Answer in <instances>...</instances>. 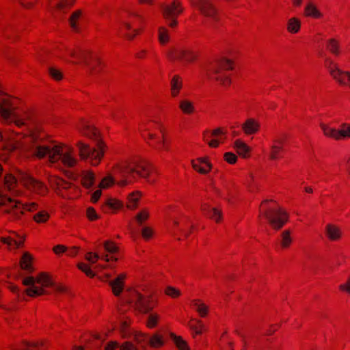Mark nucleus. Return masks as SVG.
<instances>
[{"label":"nucleus","instance_id":"nucleus-1","mask_svg":"<svg viewBox=\"0 0 350 350\" xmlns=\"http://www.w3.org/2000/svg\"><path fill=\"white\" fill-rule=\"evenodd\" d=\"M23 152L27 158L41 160L47 157L50 163L60 162L68 168L75 167L79 163L74 148L64 142H53L51 145L32 142L24 147Z\"/></svg>","mask_w":350,"mask_h":350},{"label":"nucleus","instance_id":"nucleus-2","mask_svg":"<svg viewBox=\"0 0 350 350\" xmlns=\"http://www.w3.org/2000/svg\"><path fill=\"white\" fill-rule=\"evenodd\" d=\"M120 304H130L135 312L148 314L158 306L159 301L153 293L144 295L133 288L126 291Z\"/></svg>","mask_w":350,"mask_h":350},{"label":"nucleus","instance_id":"nucleus-3","mask_svg":"<svg viewBox=\"0 0 350 350\" xmlns=\"http://www.w3.org/2000/svg\"><path fill=\"white\" fill-rule=\"evenodd\" d=\"M124 15L125 18L121 22L122 29L124 31V38L133 41L144 33L147 20L136 10H126Z\"/></svg>","mask_w":350,"mask_h":350},{"label":"nucleus","instance_id":"nucleus-4","mask_svg":"<svg viewBox=\"0 0 350 350\" xmlns=\"http://www.w3.org/2000/svg\"><path fill=\"white\" fill-rule=\"evenodd\" d=\"M75 146L78 150L79 159L81 161H88L92 167H98L109 150L107 143L103 139L97 140L93 147L82 140L78 141Z\"/></svg>","mask_w":350,"mask_h":350},{"label":"nucleus","instance_id":"nucleus-5","mask_svg":"<svg viewBox=\"0 0 350 350\" xmlns=\"http://www.w3.org/2000/svg\"><path fill=\"white\" fill-rule=\"evenodd\" d=\"M234 62L229 58L222 57L213 62L206 70L209 79L223 87H229L232 83L230 72L234 69Z\"/></svg>","mask_w":350,"mask_h":350},{"label":"nucleus","instance_id":"nucleus-6","mask_svg":"<svg viewBox=\"0 0 350 350\" xmlns=\"http://www.w3.org/2000/svg\"><path fill=\"white\" fill-rule=\"evenodd\" d=\"M23 284L28 287L25 294L30 297H37L47 293L46 288L53 285L52 277L47 273L42 272L36 277L29 276L23 280Z\"/></svg>","mask_w":350,"mask_h":350},{"label":"nucleus","instance_id":"nucleus-7","mask_svg":"<svg viewBox=\"0 0 350 350\" xmlns=\"http://www.w3.org/2000/svg\"><path fill=\"white\" fill-rule=\"evenodd\" d=\"M131 176L144 179L148 183L154 184L158 178L157 170L149 162L141 159H132Z\"/></svg>","mask_w":350,"mask_h":350},{"label":"nucleus","instance_id":"nucleus-8","mask_svg":"<svg viewBox=\"0 0 350 350\" xmlns=\"http://www.w3.org/2000/svg\"><path fill=\"white\" fill-rule=\"evenodd\" d=\"M166 57L171 62L193 64L198 60L199 54L190 48L174 46L167 50Z\"/></svg>","mask_w":350,"mask_h":350},{"label":"nucleus","instance_id":"nucleus-9","mask_svg":"<svg viewBox=\"0 0 350 350\" xmlns=\"http://www.w3.org/2000/svg\"><path fill=\"white\" fill-rule=\"evenodd\" d=\"M265 215L271 228L274 230H281L289 221L288 213L282 207H270Z\"/></svg>","mask_w":350,"mask_h":350},{"label":"nucleus","instance_id":"nucleus-10","mask_svg":"<svg viewBox=\"0 0 350 350\" xmlns=\"http://www.w3.org/2000/svg\"><path fill=\"white\" fill-rule=\"evenodd\" d=\"M325 66L336 83L340 86L350 88V72L340 69L337 63L329 58L325 59Z\"/></svg>","mask_w":350,"mask_h":350},{"label":"nucleus","instance_id":"nucleus-11","mask_svg":"<svg viewBox=\"0 0 350 350\" xmlns=\"http://www.w3.org/2000/svg\"><path fill=\"white\" fill-rule=\"evenodd\" d=\"M192 7L197 9L199 13L214 21L220 19L219 12L211 0H189Z\"/></svg>","mask_w":350,"mask_h":350},{"label":"nucleus","instance_id":"nucleus-12","mask_svg":"<svg viewBox=\"0 0 350 350\" xmlns=\"http://www.w3.org/2000/svg\"><path fill=\"white\" fill-rule=\"evenodd\" d=\"M76 129L81 135L89 139L96 141L102 139L100 137V131L85 118H82L78 120Z\"/></svg>","mask_w":350,"mask_h":350},{"label":"nucleus","instance_id":"nucleus-13","mask_svg":"<svg viewBox=\"0 0 350 350\" xmlns=\"http://www.w3.org/2000/svg\"><path fill=\"white\" fill-rule=\"evenodd\" d=\"M83 65L91 76H96L101 74L105 68V64L103 59L97 54L92 51L88 54Z\"/></svg>","mask_w":350,"mask_h":350},{"label":"nucleus","instance_id":"nucleus-14","mask_svg":"<svg viewBox=\"0 0 350 350\" xmlns=\"http://www.w3.org/2000/svg\"><path fill=\"white\" fill-rule=\"evenodd\" d=\"M286 139L284 137L275 138L269 146L267 159L270 162H276L284 158L285 153Z\"/></svg>","mask_w":350,"mask_h":350},{"label":"nucleus","instance_id":"nucleus-15","mask_svg":"<svg viewBox=\"0 0 350 350\" xmlns=\"http://www.w3.org/2000/svg\"><path fill=\"white\" fill-rule=\"evenodd\" d=\"M39 204L36 202H27L22 204L19 201H15L10 208L5 209L3 212L5 214H13L14 219H18L23 215L25 211L33 212L38 209Z\"/></svg>","mask_w":350,"mask_h":350},{"label":"nucleus","instance_id":"nucleus-16","mask_svg":"<svg viewBox=\"0 0 350 350\" xmlns=\"http://www.w3.org/2000/svg\"><path fill=\"white\" fill-rule=\"evenodd\" d=\"M192 170L202 176L209 174L213 168L210 157L205 155L191 160Z\"/></svg>","mask_w":350,"mask_h":350},{"label":"nucleus","instance_id":"nucleus-17","mask_svg":"<svg viewBox=\"0 0 350 350\" xmlns=\"http://www.w3.org/2000/svg\"><path fill=\"white\" fill-rule=\"evenodd\" d=\"M20 182L28 189L40 195L47 193V188L44 184L26 173H21L19 177Z\"/></svg>","mask_w":350,"mask_h":350},{"label":"nucleus","instance_id":"nucleus-18","mask_svg":"<svg viewBox=\"0 0 350 350\" xmlns=\"http://www.w3.org/2000/svg\"><path fill=\"white\" fill-rule=\"evenodd\" d=\"M226 334L221 336V340L226 342L224 350H247V342L245 336L239 333H234L229 340H226Z\"/></svg>","mask_w":350,"mask_h":350},{"label":"nucleus","instance_id":"nucleus-19","mask_svg":"<svg viewBox=\"0 0 350 350\" xmlns=\"http://www.w3.org/2000/svg\"><path fill=\"white\" fill-rule=\"evenodd\" d=\"M184 11L180 0H173L168 4L162 5V15L165 19L170 18V17H178Z\"/></svg>","mask_w":350,"mask_h":350},{"label":"nucleus","instance_id":"nucleus-20","mask_svg":"<svg viewBox=\"0 0 350 350\" xmlns=\"http://www.w3.org/2000/svg\"><path fill=\"white\" fill-rule=\"evenodd\" d=\"M324 235L329 242H339L343 237L342 228L336 224L328 223L324 227Z\"/></svg>","mask_w":350,"mask_h":350},{"label":"nucleus","instance_id":"nucleus-21","mask_svg":"<svg viewBox=\"0 0 350 350\" xmlns=\"http://www.w3.org/2000/svg\"><path fill=\"white\" fill-rule=\"evenodd\" d=\"M14 100V98L6 96L0 98V115L3 119H9L14 112L16 109Z\"/></svg>","mask_w":350,"mask_h":350},{"label":"nucleus","instance_id":"nucleus-22","mask_svg":"<svg viewBox=\"0 0 350 350\" xmlns=\"http://www.w3.org/2000/svg\"><path fill=\"white\" fill-rule=\"evenodd\" d=\"M232 148L237 156L243 159H248L252 157V148L241 139L234 141Z\"/></svg>","mask_w":350,"mask_h":350},{"label":"nucleus","instance_id":"nucleus-23","mask_svg":"<svg viewBox=\"0 0 350 350\" xmlns=\"http://www.w3.org/2000/svg\"><path fill=\"white\" fill-rule=\"evenodd\" d=\"M241 131L247 135L250 136L258 133L260 130V123L258 120L254 118H247L241 126Z\"/></svg>","mask_w":350,"mask_h":350},{"label":"nucleus","instance_id":"nucleus-24","mask_svg":"<svg viewBox=\"0 0 350 350\" xmlns=\"http://www.w3.org/2000/svg\"><path fill=\"white\" fill-rule=\"evenodd\" d=\"M172 225L174 228L181 231L186 237L192 232L193 225L187 217L181 216L174 218Z\"/></svg>","mask_w":350,"mask_h":350},{"label":"nucleus","instance_id":"nucleus-25","mask_svg":"<svg viewBox=\"0 0 350 350\" xmlns=\"http://www.w3.org/2000/svg\"><path fill=\"white\" fill-rule=\"evenodd\" d=\"M126 277L127 275L125 273H122L118 275L116 278L109 282V285L115 297H120L125 287V280Z\"/></svg>","mask_w":350,"mask_h":350},{"label":"nucleus","instance_id":"nucleus-26","mask_svg":"<svg viewBox=\"0 0 350 350\" xmlns=\"http://www.w3.org/2000/svg\"><path fill=\"white\" fill-rule=\"evenodd\" d=\"M293 232L291 229H285L282 230L278 237V245L281 250H289L294 242Z\"/></svg>","mask_w":350,"mask_h":350},{"label":"nucleus","instance_id":"nucleus-27","mask_svg":"<svg viewBox=\"0 0 350 350\" xmlns=\"http://www.w3.org/2000/svg\"><path fill=\"white\" fill-rule=\"evenodd\" d=\"M203 214L215 222L219 224L222 221V211L219 208L211 206L209 204H204L201 206Z\"/></svg>","mask_w":350,"mask_h":350},{"label":"nucleus","instance_id":"nucleus-28","mask_svg":"<svg viewBox=\"0 0 350 350\" xmlns=\"http://www.w3.org/2000/svg\"><path fill=\"white\" fill-rule=\"evenodd\" d=\"M132 159L118 161L111 167V172L114 174L129 175L131 174Z\"/></svg>","mask_w":350,"mask_h":350},{"label":"nucleus","instance_id":"nucleus-29","mask_svg":"<svg viewBox=\"0 0 350 350\" xmlns=\"http://www.w3.org/2000/svg\"><path fill=\"white\" fill-rule=\"evenodd\" d=\"M190 306L201 318H206L209 314L210 306L200 299H192Z\"/></svg>","mask_w":350,"mask_h":350},{"label":"nucleus","instance_id":"nucleus-30","mask_svg":"<svg viewBox=\"0 0 350 350\" xmlns=\"http://www.w3.org/2000/svg\"><path fill=\"white\" fill-rule=\"evenodd\" d=\"M85 11L82 9L75 10L68 18V23L72 31L79 32L81 29L80 23L83 19Z\"/></svg>","mask_w":350,"mask_h":350},{"label":"nucleus","instance_id":"nucleus-31","mask_svg":"<svg viewBox=\"0 0 350 350\" xmlns=\"http://www.w3.org/2000/svg\"><path fill=\"white\" fill-rule=\"evenodd\" d=\"M166 344L164 336L159 332L153 333L148 338V345L150 349L159 350Z\"/></svg>","mask_w":350,"mask_h":350},{"label":"nucleus","instance_id":"nucleus-32","mask_svg":"<svg viewBox=\"0 0 350 350\" xmlns=\"http://www.w3.org/2000/svg\"><path fill=\"white\" fill-rule=\"evenodd\" d=\"M170 86L171 97H178L183 87V78L178 75H174L170 80Z\"/></svg>","mask_w":350,"mask_h":350},{"label":"nucleus","instance_id":"nucleus-33","mask_svg":"<svg viewBox=\"0 0 350 350\" xmlns=\"http://www.w3.org/2000/svg\"><path fill=\"white\" fill-rule=\"evenodd\" d=\"M90 51L73 49L68 51L71 62L74 64H83Z\"/></svg>","mask_w":350,"mask_h":350},{"label":"nucleus","instance_id":"nucleus-34","mask_svg":"<svg viewBox=\"0 0 350 350\" xmlns=\"http://www.w3.org/2000/svg\"><path fill=\"white\" fill-rule=\"evenodd\" d=\"M188 327L192 331L193 336L202 335L207 332L204 323L197 318L191 319L188 322Z\"/></svg>","mask_w":350,"mask_h":350},{"label":"nucleus","instance_id":"nucleus-35","mask_svg":"<svg viewBox=\"0 0 350 350\" xmlns=\"http://www.w3.org/2000/svg\"><path fill=\"white\" fill-rule=\"evenodd\" d=\"M96 174L92 170H84L81 172L80 183L85 189L91 188L95 183Z\"/></svg>","mask_w":350,"mask_h":350},{"label":"nucleus","instance_id":"nucleus-36","mask_svg":"<svg viewBox=\"0 0 350 350\" xmlns=\"http://www.w3.org/2000/svg\"><path fill=\"white\" fill-rule=\"evenodd\" d=\"M304 15L306 17L312 18L314 19L321 18L323 17L322 12L312 1H308L306 3L304 10Z\"/></svg>","mask_w":350,"mask_h":350},{"label":"nucleus","instance_id":"nucleus-37","mask_svg":"<svg viewBox=\"0 0 350 350\" xmlns=\"http://www.w3.org/2000/svg\"><path fill=\"white\" fill-rule=\"evenodd\" d=\"M178 107L179 110L184 115L191 116L196 113L194 103L188 98H183L180 100Z\"/></svg>","mask_w":350,"mask_h":350},{"label":"nucleus","instance_id":"nucleus-38","mask_svg":"<svg viewBox=\"0 0 350 350\" xmlns=\"http://www.w3.org/2000/svg\"><path fill=\"white\" fill-rule=\"evenodd\" d=\"M124 206V203L119 199L115 198H108L103 205V208H107L112 213H116Z\"/></svg>","mask_w":350,"mask_h":350},{"label":"nucleus","instance_id":"nucleus-39","mask_svg":"<svg viewBox=\"0 0 350 350\" xmlns=\"http://www.w3.org/2000/svg\"><path fill=\"white\" fill-rule=\"evenodd\" d=\"M301 21L299 18L293 16L288 18L286 21V29L287 32L291 34L298 33L301 30Z\"/></svg>","mask_w":350,"mask_h":350},{"label":"nucleus","instance_id":"nucleus-40","mask_svg":"<svg viewBox=\"0 0 350 350\" xmlns=\"http://www.w3.org/2000/svg\"><path fill=\"white\" fill-rule=\"evenodd\" d=\"M161 316L157 312H150L146 319L145 325L148 329H153L157 328L161 322Z\"/></svg>","mask_w":350,"mask_h":350},{"label":"nucleus","instance_id":"nucleus-41","mask_svg":"<svg viewBox=\"0 0 350 350\" xmlns=\"http://www.w3.org/2000/svg\"><path fill=\"white\" fill-rule=\"evenodd\" d=\"M131 324L132 320L129 318L124 319L120 322L119 330L122 338H129L132 336L135 330L131 329Z\"/></svg>","mask_w":350,"mask_h":350},{"label":"nucleus","instance_id":"nucleus-42","mask_svg":"<svg viewBox=\"0 0 350 350\" xmlns=\"http://www.w3.org/2000/svg\"><path fill=\"white\" fill-rule=\"evenodd\" d=\"M168 336L178 350H190L187 342L181 336H178L173 332H170Z\"/></svg>","mask_w":350,"mask_h":350},{"label":"nucleus","instance_id":"nucleus-43","mask_svg":"<svg viewBox=\"0 0 350 350\" xmlns=\"http://www.w3.org/2000/svg\"><path fill=\"white\" fill-rule=\"evenodd\" d=\"M142 197V193L139 191H135L127 197L126 207L130 210H135L138 207L139 202Z\"/></svg>","mask_w":350,"mask_h":350},{"label":"nucleus","instance_id":"nucleus-44","mask_svg":"<svg viewBox=\"0 0 350 350\" xmlns=\"http://www.w3.org/2000/svg\"><path fill=\"white\" fill-rule=\"evenodd\" d=\"M152 147L160 152H167L171 150L170 142L164 134H162L161 138L155 142L154 144H152Z\"/></svg>","mask_w":350,"mask_h":350},{"label":"nucleus","instance_id":"nucleus-45","mask_svg":"<svg viewBox=\"0 0 350 350\" xmlns=\"http://www.w3.org/2000/svg\"><path fill=\"white\" fill-rule=\"evenodd\" d=\"M320 127L326 137L332 138L336 141L340 140L339 129H336L326 124H321Z\"/></svg>","mask_w":350,"mask_h":350},{"label":"nucleus","instance_id":"nucleus-46","mask_svg":"<svg viewBox=\"0 0 350 350\" xmlns=\"http://www.w3.org/2000/svg\"><path fill=\"white\" fill-rule=\"evenodd\" d=\"M158 41L162 46H165L170 42V33L169 29L164 27L161 26L157 29Z\"/></svg>","mask_w":350,"mask_h":350},{"label":"nucleus","instance_id":"nucleus-47","mask_svg":"<svg viewBox=\"0 0 350 350\" xmlns=\"http://www.w3.org/2000/svg\"><path fill=\"white\" fill-rule=\"evenodd\" d=\"M133 342L141 348V350H146V347L144 345L147 339V334L138 330H135L132 334Z\"/></svg>","mask_w":350,"mask_h":350},{"label":"nucleus","instance_id":"nucleus-48","mask_svg":"<svg viewBox=\"0 0 350 350\" xmlns=\"http://www.w3.org/2000/svg\"><path fill=\"white\" fill-rule=\"evenodd\" d=\"M326 48L329 53L335 56L340 55V41L336 38H330L327 41Z\"/></svg>","mask_w":350,"mask_h":350},{"label":"nucleus","instance_id":"nucleus-49","mask_svg":"<svg viewBox=\"0 0 350 350\" xmlns=\"http://www.w3.org/2000/svg\"><path fill=\"white\" fill-rule=\"evenodd\" d=\"M17 179L12 174H7L3 178V187L7 191H12L17 187Z\"/></svg>","mask_w":350,"mask_h":350},{"label":"nucleus","instance_id":"nucleus-50","mask_svg":"<svg viewBox=\"0 0 350 350\" xmlns=\"http://www.w3.org/2000/svg\"><path fill=\"white\" fill-rule=\"evenodd\" d=\"M50 217V213L47 211L41 210L33 216V220L38 224H44L48 222Z\"/></svg>","mask_w":350,"mask_h":350},{"label":"nucleus","instance_id":"nucleus-51","mask_svg":"<svg viewBox=\"0 0 350 350\" xmlns=\"http://www.w3.org/2000/svg\"><path fill=\"white\" fill-rule=\"evenodd\" d=\"M116 184L114 177L111 174H107L103 177L98 184V188L100 189H107L112 187Z\"/></svg>","mask_w":350,"mask_h":350},{"label":"nucleus","instance_id":"nucleus-52","mask_svg":"<svg viewBox=\"0 0 350 350\" xmlns=\"http://www.w3.org/2000/svg\"><path fill=\"white\" fill-rule=\"evenodd\" d=\"M24 243V240L21 239L19 241L14 240L13 238L10 237H6L3 239V244H5L9 250H16L23 247Z\"/></svg>","mask_w":350,"mask_h":350},{"label":"nucleus","instance_id":"nucleus-53","mask_svg":"<svg viewBox=\"0 0 350 350\" xmlns=\"http://www.w3.org/2000/svg\"><path fill=\"white\" fill-rule=\"evenodd\" d=\"M49 342L45 340H29V350H48Z\"/></svg>","mask_w":350,"mask_h":350},{"label":"nucleus","instance_id":"nucleus-54","mask_svg":"<svg viewBox=\"0 0 350 350\" xmlns=\"http://www.w3.org/2000/svg\"><path fill=\"white\" fill-rule=\"evenodd\" d=\"M32 260V256L27 252H25L20 260L21 269L30 271L31 269Z\"/></svg>","mask_w":350,"mask_h":350},{"label":"nucleus","instance_id":"nucleus-55","mask_svg":"<svg viewBox=\"0 0 350 350\" xmlns=\"http://www.w3.org/2000/svg\"><path fill=\"white\" fill-rule=\"evenodd\" d=\"M33 116V111L30 109H27L21 118L16 119L14 122L18 127L23 126L25 125L29 120H31Z\"/></svg>","mask_w":350,"mask_h":350},{"label":"nucleus","instance_id":"nucleus-56","mask_svg":"<svg viewBox=\"0 0 350 350\" xmlns=\"http://www.w3.org/2000/svg\"><path fill=\"white\" fill-rule=\"evenodd\" d=\"M141 236L145 241H149L154 239L155 230L150 226H145L141 229Z\"/></svg>","mask_w":350,"mask_h":350},{"label":"nucleus","instance_id":"nucleus-57","mask_svg":"<svg viewBox=\"0 0 350 350\" xmlns=\"http://www.w3.org/2000/svg\"><path fill=\"white\" fill-rule=\"evenodd\" d=\"M105 250L113 255L118 256L120 252V247L112 241H106L103 243Z\"/></svg>","mask_w":350,"mask_h":350},{"label":"nucleus","instance_id":"nucleus-58","mask_svg":"<svg viewBox=\"0 0 350 350\" xmlns=\"http://www.w3.org/2000/svg\"><path fill=\"white\" fill-rule=\"evenodd\" d=\"M76 0H60L55 5L57 10L66 12L70 10L75 3Z\"/></svg>","mask_w":350,"mask_h":350},{"label":"nucleus","instance_id":"nucleus-59","mask_svg":"<svg viewBox=\"0 0 350 350\" xmlns=\"http://www.w3.org/2000/svg\"><path fill=\"white\" fill-rule=\"evenodd\" d=\"M150 218V212L148 208H142L139 212H138L135 217V219L136 222L139 225H142L143 223L148 220Z\"/></svg>","mask_w":350,"mask_h":350},{"label":"nucleus","instance_id":"nucleus-60","mask_svg":"<svg viewBox=\"0 0 350 350\" xmlns=\"http://www.w3.org/2000/svg\"><path fill=\"white\" fill-rule=\"evenodd\" d=\"M143 136L144 139L150 146H152V144H154L155 142L159 139L157 133L151 132L148 129L144 131Z\"/></svg>","mask_w":350,"mask_h":350},{"label":"nucleus","instance_id":"nucleus-61","mask_svg":"<svg viewBox=\"0 0 350 350\" xmlns=\"http://www.w3.org/2000/svg\"><path fill=\"white\" fill-rule=\"evenodd\" d=\"M164 293L172 299H177L181 296V291L172 286H167L164 290Z\"/></svg>","mask_w":350,"mask_h":350},{"label":"nucleus","instance_id":"nucleus-62","mask_svg":"<svg viewBox=\"0 0 350 350\" xmlns=\"http://www.w3.org/2000/svg\"><path fill=\"white\" fill-rule=\"evenodd\" d=\"M49 75L51 79L56 81H59L63 79L64 75L62 72L55 67H50L48 70Z\"/></svg>","mask_w":350,"mask_h":350},{"label":"nucleus","instance_id":"nucleus-63","mask_svg":"<svg viewBox=\"0 0 350 350\" xmlns=\"http://www.w3.org/2000/svg\"><path fill=\"white\" fill-rule=\"evenodd\" d=\"M340 140L350 138V123L342 124L339 129Z\"/></svg>","mask_w":350,"mask_h":350},{"label":"nucleus","instance_id":"nucleus-64","mask_svg":"<svg viewBox=\"0 0 350 350\" xmlns=\"http://www.w3.org/2000/svg\"><path fill=\"white\" fill-rule=\"evenodd\" d=\"M338 291L342 293L350 296V275L347 278L345 282L338 286Z\"/></svg>","mask_w":350,"mask_h":350}]
</instances>
